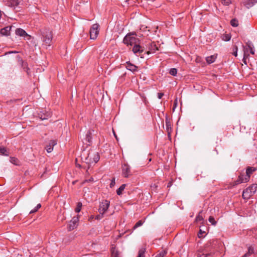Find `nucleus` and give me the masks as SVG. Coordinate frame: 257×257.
<instances>
[{
  "mask_svg": "<svg viewBox=\"0 0 257 257\" xmlns=\"http://www.w3.org/2000/svg\"><path fill=\"white\" fill-rule=\"evenodd\" d=\"M100 157L97 152L91 151L86 152L84 150L81 154V159L83 162L88 164V168L92 163H97L99 160Z\"/></svg>",
  "mask_w": 257,
  "mask_h": 257,
  "instance_id": "f257e3e1",
  "label": "nucleus"
},
{
  "mask_svg": "<svg viewBox=\"0 0 257 257\" xmlns=\"http://www.w3.org/2000/svg\"><path fill=\"white\" fill-rule=\"evenodd\" d=\"M42 46L46 49L52 44L53 35L52 31L49 29H44L40 31Z\"/></svg>",
  "mask_w": 257,
  "mask_h": 257,
  "instance_id": "f03ea898",
  "label": "nucleus"
},
{
  "mask_svg": "<svg viewBox=\"0 0 257 257\" xmlns=\"http://www.w3.org/2000/svg\"><path fill=\"white\" fill-rule=\"evenodd\" d=\"M135 33L127 34L123 38V42L126 45L132 46L138 43L139 39L136 37Z\"/></svg>",
  "mask_w": 257,
  "mask_h": 257,
  "instance_id": "7ed1b4c3",
  "label": "nucleus"
},
{
  "mask_svg": "<svg viewBox=\"0 0 257 257\" xmlns=\"http://www.w3.org/2000/svg\"><path fill=\"white\" fill-rule=\"evenodd\" d=\"M256 184H253L251 185L249 187L243 190L242 195L243 198L245 199H248L256 192Z\"/></svg>",
  "mask_w": 257,
  "mask_h": 257,
  "instance_id": "20e7f679",
  "label": "nucleus"
},
{
  "mask_svg": "<svg viewBox=\"0 0 257 257\" xmlns=\"http://www.w3.org/2000/svg\"><path fill=\"white\" fill-rule=\"evenodd\" d=\"M99 26L98 24H93L90 29V38L92 40H95L99 33Z\"/></svg>",
  "mask_w": 257,
  "mask_h": 257,
  "instance_id": "39448f33",
  "label": "nucleus"
},
{
  "mask_svg": "<svg viewBox=\"0 0 257 257\" xmlns=\"http://www.w3.org/2000/svg\"><path fill=\"white\" fill-rule=\"evenodd\" d=\"M122 176L124 178H128L132 175L131 167L127 164H123L121 166Z\"/></svg>",
  "mask_w": 257,
  "mask_h": 257,
  "instance_id": "423d86ee",
  "label": "nucleus"
},
{
  "mask_svg": "<svg viewBox=\"0 0 257 257\" xmlns=\"http://www.w3.org/2000/svg\"><path fill=\"white\" fill-rule=\"evenodd\" d=\"M110 205V202L107 200H103L99 205L98 209L100 214H104L108 209Z\"/></svg>",
  "mask_w": 257,
  "mask_h": 257,
  "instance_id": "0eeeda50",
  "label": "nucleus"
},
{
  "mask_svg": "<svg viewBox=\"0 0 257 257\" xmlns=\"http://www.w3.org/2000/svg\"><path fill=\"white\" fill-rule=\"evenodd\" d=\"M246 175L242 171L240 173L237 179L233 182V186H235L241 183H246L249 181V179L245 181Z\"/></svg>",
  "mask_w": 257,
  "mask_h": 257,
  "instance_id": "6e6552de",
  "label": "nucleus"
},
{
  "mask_svg": "<svg viewBox=\"0 0 257 257\" xmlns=\"http://www.w3.org/2000/svg\"><path fill=\"white\" fill-rule=\"evenodd\" d=\"M15 33L18 36L24 37V38L27 40H30L32 39H34V38L28 35L24 30L21 28L17 29L15 31Z\"/></svg>",
  "mask_w": 257,
  "mask_h": 257,
  "instance_id": "1a4fd4ad",
  "label": "nucleus"
},
{
  "mask_svg": "<svg viewBox=\"0 0 257 257\" xmlns=\"http://www.w3.org/2000/svg\"><path fill=\"white\" fill-rule=\"evenodd\" d=\"M78 221V216H75L72 218V220L70 221L69 223L68 224V228L69 231L73 230L77 227Z\"/></svg>",
  "mask_w": 257,
  "mask_h": 257,
  "instance_id": "9d476101",
  "label": "nucleus"
},
{
  "mask_svg": "<svg viewBox=\"0 0 257 257\" xmlns=\"http://www.w3.org/2000/svg\"><path fill=\"white\" fill-rule=\"evenodd\" d=\"M51 116V112L49 111H46V110H43L38 114L39 117L41 120L47 119Z\"/></svg>",
  "mask_w": 257,
  "mask_h": 257,
  "instance_id": "9b49d317",
  "label": "nucleus"
},
{
  "mask_svg": "<svg viewBox=\"0 0 257 257\" xmlns=\"http://www.w3.org/2000/svg\"><path fill=\"white\" fill-rule=\"evenodd\" d=\"M148 48L149 51H148L147 53L148 54L154 53L157 50H158V48L155 42H151L148 45Z\"/></svg>",
  "mask_w": 257,
  "mask_h": 257,
  "instance_id": "f8f14e48",
  "label": "nucleus"
},
{
  "mask_svg": "<svg viewBox=\"0 0 257 257\" xmlns=\"http://www.w3.org/2000/svg\"><path fill=\"white\" fill-rule=\"evenodd\" d=\"M92 131L91 130H89L86 134L84 143H85L87 146H90L91 144Z\"/></svg>",
  "mask_w": 257,
  "mask_h": 257,
  "instance_id": "ddd939ff",
  "label": "nucleus"
},
{
  "mask_svg": "<svg viewBox=\"0 0 257 257\" xmlns=\"http://www.w3.org/2000/svg\"><path fill=\"white\" fill-rule=\"evenodd\" d=\"M57 144L56 140H50L49 142L48 145L46 147L47 152L48 153H51L53 150V147Z\"/></svg>",
  "mask_w": 257,
  "mask_h": 257,
  "instance_id": "4468645a",
  "label": "nucleus"
},
{
  "mask_svg": "<svg viewBox=\"0 0 257 257\" xmlns=\"http://www.w3.org/2000/svg\"><path fill=\"white\" fill-rule=\"evenodd\" d=\"M12 29V26H7L4 28H2L0 30V33L3 36H8L10 35V31Z\"/></svg>",
  "mask_w": 257,
  "mask_h": 257,
  "instance_id": "2eb2a0df",
  "label": "nucleus"
},
{
  "mask_svg": "<svg viewBox=\"0 0 257 257\" xmlns=\"http://www.w3.org/2000/svg\"><path fill=\"white\" fill-rule=\"evenodd\" d=\"M256 170V169L252 167H248L246 168V172H245V175H246V179L245 181L247 179H250V175Z\"/></svg>",
  "mask_w": 257,
  "mask_h": 257,
  "instance_id": "dca6fc26",
  "label": "nucleus"
},
{
  "mask_svg": "<svg viewBox=\"0 0 257 257\" xmlns=\"http://www.w3.org/2000/svg\"><path fill=\"white\" fill-rule=\"evenodd\" d=\"M125 68L127 70H128L133 72H135L137 71V69H138L137 66H136L134 64L130 63V62H127L126 63Z\"/></svg>",
  "mask_w": 257,
  "mask_h": 257,
  "instance_id": "f3484780",
  "label": "nucleus"
},
{
  "mask_svg": "<svg viewBox=\"0 0 257 257\" xmlns=\"http://www.w3.org/2000/svg\"><path fill=\"white\" fill-rule=\"evenodd\" d=\"M256 3L257 0H246L243 2L244 6L247 9L252 7Z\"/></svg>",
  "mask_w": 257,
  "mask_h": 257,
  "instance_id": "a211bd4d",
  "label": "nucleus"
},
{
  "mask_svg": "<svg viewBox=\"0 0 257 257\" xmlns=\"http://www.w3.org/2000/svg\"><path fill=\"white\" fill-rule=\"evenodd\" d=\"M133 51L135 54L137 53H141L143 51L141 46L138 43L134 45V46L133 48Z\"/></svg>",
  "mask_w": 257,
  "mask_h": 257,
  "instance_id": "6ab92c4d",
  "label": "nucleus"
},
{
  "mask_svg": "<svg viewBox=\"0 0 257 257\" xmlns=\"http://www.w3.org/2000/svg\"><path fill=\"white\" fill-rule=\"evenodd\" d=\"M246 44L247 47L249 49V51L250 52V53L252 54V55H254L255 51H254V46H253V44L252 43V42H250V41H248L246 43Z\"/></svg>",
  "mask_w": 257,
  "mask_h": 257,
  "instance_id": "aec40b11",
  "label": "nucleus"
},
{
  "mask_svg": "<svg viewBox=\"0 0 257 257\" xmlns=\"http://www.w3.org/2000/svg\"><path fill=\"white\" fill-rule=\"evenodd\" d=\"M19 3V0H10L8 2V3H6V5L9 7H15L18 6Z\"/></svg>",
  "mask_w": 257,
  "mask_h": 257,
  "instance_id": "412c9836",
  "label": "nucleus"
},
{
  "mask_svg": "<svg viewBox=\"0 0 257 257\" xmlns=\"http://www.w3.org/2000/svg\"><path fill=\"white\" fill-rule=\"evenodd\" d=\"M254 253V248L252 246H249L248 248V251L241 257H248Z\"/></svg>",
  "mask_w": 257,
  "mask_h": 257,
  "instance_id": "4be33fe9",
  "label": "nucleus"
},
{
  "mask_svg": "<svg viewBox=\"0 0 257 257\" xmlns=\"http://www.w3.org/2000/svg\"><path fill=\"white\" fill-rule=\"evenodd\" d=\"M216 59V56L211 55L206 58V60L208 64H211L214 62Z\"/></svg>",
  "mask_w": 257,
  "mask_h": 257,
  "instance_id": "5701e85b",
  "label": "nucleus"
},
{
  "mask_svg": "<svg viewBox=\"0 0 257 257\" xmlns=\"http://www.w3.org/2000/svg\"><path fill=\"white\" fill-rule=\"evenodd\" d=\"M126 184H122L116 191V193L118 195H120L122 194V191L125 189Z\"/></svg>",
  "mask_w": 257,
  "mask_h": 257,
  "instance_id": "b1692460",
  "label": "nucleus"
},
{
  "mask_svg": "<svg viewBox=\"0 0 257 257\" xmlns=\"http://www.w3.org/2000/svg\"><path fill=\"white\" fill-rule=\"evenodd\" d=\"M243 56L244 57H249V55L248 53L249 49L246 45L245 46H243Z\"/></svg>",
  "mask_w": 257,
  "mask_h": 257,
  "instance_id": "393cba45",
  "label": "nucleus"
},
{
  "mask_svg": "<svg viewBox=\"0 0 257 257\" xmlns=\"http://www.w3.org/2000/svg\"><path fill=\"white\" fill-rule=\"evenodd\" d=\"M202 211H200L198 215L196 216L195 221L197 222H200L203 221V217L201 215Z\"/></svg>",
  "mask_w": 257,
  "mask_h": 257,
  "instance_id": "a878e982",
  "label": "nucleus"
},
{
  "mask_svg": "<svg viewBox=\"0 0 257 257\" xmlns=\"http://www.w3.org/2000/svg\"><path fill=\"white\" fill-rule=\"evenodd\" d=\"M222 39L225 41H229L231 39V36L229 34H224L223 35Z\"/></svg>",
  "mask_w": 257,
  "mask_h": 257,
  "instance_id": "bb28decb",
  "label": "nucleus"
},
{
  "mask_svg": "<svg viewBox=\"0 0 257 257\" xmlns=\"http://www.w3.org/2000/svg\"><path fill=\"white\" fill-rule=\"evenodd\" d=\"M230 24L232 27H236L238 25V21L236 19H232L230 21Z\"/></svg>",
  "mask_w": 257,
  "mask_h": 257,
  "instance_id": "cd10ccee",
  "label": "nucleus"
},
{
  "mask_svg": "<svg viewBox=\"0 0 257 257\" xmlns=\"http://www.w3.org/2000/svg\"><path fill=\"white\" fill-rule=\"evenodd\" d=\"M10 162L11 163H12V164H14L16 165H18V160L15 158V157H11L10 158Z\"/></svg>",
  "mask_w": 257,
  "mask_h": 257,
  "instance_id": "c85d7f7f",
  "label": "nucleus"
},
{
  "mask_svg": "<svg viewBox=\"0 0 257 257\" xmlns=\"http://www.w3.org/2000/svg\"><path fill=\"white\" fill-rule=\"evenodd\" d=\"M82 206V204L81 202H78L77 204V207L75 208V212H79L81 210V207Z\"/></svg>",
  "mask_w": 257,
  "mask_h": 257,
  "instance_id": "c756f323",
  "label": "nucleus"
},
{
  "mask_svg": "<svg viewBox=\"0 0 257 257\" xmlns=\"http://www.w3.org/2000/svg\"><path fill=\"white\" fill-rule=\"evenodd\" d=\"M41 207V204H38L35 207V208L31 211H30V213H33L38 211V210Z\"/></svg>",
  "mask_w": 257,
  "mask_h": 257,
  "instance_id": "7c9ffc66",
  "label": "nucleus"
},
{
  "mask_svg": "<svg viewBox=\"0 0 257 257\" xmlns=\"http://www.w3.org/2000/svg\"><path fill=\"white\" fill-rule=\"evenodd\" d=\"M237 51H238V48L236 46H234L232 49V54L235 56H237Z\"/></svg>",
  "mask_w": 257,
  "mask_h": 257,
  "instance_id": "2f4dec72",
  "label": "nucleus"
},
{
  "mask_svg": "<svg viewBox=\"0 0 257 257\" xmlns=\"http://www.w3.org/2000/svg\"><path fill=\"white\" fill-rule=\"evenodd\" d=\"M177 73V70L176 68H171L170 70L169 73L172 76H176Z\"/></svg>",
  "mask_w": 257,
  "mask_h": 257,
  "instance_id": "473e14b6",
  "label": "nucleus"
},
{
  "mask_svg": "<svg viewBox=\"0 0 257 257\" xmlns=\"http://www.w3.org/2000/svg\"><path fill=\"white\" fill-rule=\"evenodd\" d=\"M209 222L211 223L213 225H215L216 224V221L215 220L214 218L212 216H210L208 219Z\"/></svg>",
  "mask_w": 257,
  "mask_h": 257,
  "instance_id": "72a5a7b5",
  "label": "nucleus"
},
{
  "mask_svg": "<svg viewBox=\"0 0 257 257\" xmlns=\"http://www.w3.org/2000/svg\"><path fill=\"white\" fill-rule=\"evenodd\" d=\"M206 235L205 231H202V229H200L199 232L198 234V236L199 238H201L204 236Z\"/></svg>",
  "mask_w": 257,
  "mask_h": 257,
  "instance_id": "f704fd0d",
  "label": "nucleus"
},
{
  "mask_svg": "<svg viewBox=\"0 0 257 257\" xmlns=\"http://www.w3.org/2000/svg\"><path fill=\"white\" fill-rule=\"evenodd\" d=\"M166 254H167V251L162 250L158 254H157L155 257H164Z\"/></svg>",
  "mask_w": 257,
  "mask_h": 257,
  "instance_id": "c9c22d12",
  "label": "nucleus"
},
{
  "mask_svg": "<svg viewBox=\"0 0 257 257\" xmlns=\"http://www.w3.org/2000/svg\"><path fill=\"white\" fill-rule=\"evenodd\" d=\"M143 222L142 220H139V221H138L136 223V224L134 226V227H133L134 229H135L137 228H138V227L141 226V225H143Z\"/></svg>",
  "mask_w": 257,
  "mask_h": 257,
  "instance_id": "e433bc0d",
  "label": "nucleus"
},
{
  "mask_svg": "<svg viewBox=\"0 0 257 257\" xmlns=\"http://www.w3.org/2000/svg\"><path fill=\"white\" fill-rule=\"evenodd\" d=\"M7 152L6 149L4 147H0V154L4 155H8L6 153Z\"/></svg>",
  "mask_w": 257,
  "mask_h": 257,
  "instance_id": "4c0bfd02",
  "label": "nucleus"
},
{
  "mask_svg": "<svg viewBox=\"0 0 257 257\" xmlns=\"http://www.w3.org/2000/svg\"><path fill=\"white\" fill-rule=\"evenodd\" d=\"M232 0H222V4L228 6L231 3Z\"/></svg>",
  "mask_w": 257,
  "mask_h": 257,
  "instance_id": "58836bf2",
  "label": "nucleus"
},
{
  "mask_svg": "<svg viewBox=\"0 0 257 257\" xmlns=\"http://www.w3.org/2000/svg\"><path fill=\"white\" fill-rule=\"evenodd\" d=\"M145 250L141 249L139 250L138 255L137 257H144V256Z\"/></svg>",
  "mask_w": 257,
  "mask_h": 257,
  "instance_id": "ea45409f",
  "label": "nucleus"
},
{
  "mask_svg": "<svg viewBox=\"0 0 257 257\" xmlns=\"http://www.w3.org/2000/svg\"><path fill=\"white\" fill-rule=\"evenodd\" d=\"M112 257H118V253L114 249L111 250Z\"/></svg>",
  "mask_w": 257,
  "mask_h": 257,
  "instance_id": "a19ab883",
  "label": "nucleus"
},
{
  "mask_svg": "<svg viewBox=\"0 0 257 257\" xmlns=\"http://www.w3.org/2000/svg\"><path fill=\"white\" fill-rule=\"evenodd\" d=\"M115 184V178H113L110 184V187L112 188Z\"/></svg>",
  "mask_w": 257,
  "mask_h": 257,
  "instance_id": "79ce46f5",
  "label": "nucleus"
},
{
  "mask_svg": "<svg viewBox=\"0 0 257 257\" xmlns=\"http://www.w3.org/2000/svg\"><path fill=\"white\" fill-rule=\"evenodd\" d=\"M103 214H100V213H99V214H98V215H96V216H95V219H97V220H100V219H101L103 217Z\"/></svg>",
  "mask_w": 257,
  "mask_h": 257,
  "instance_id": "37998d69",
  "label": "nucleus"
},
{
  "mask_svg": "<svg viewBox=\"0 0 257 257\" xmlns=\"http://www.w3.org/2000/svg\"><path fill=\"white\" fill-rule=\"evenodd\" d=\"M211 255V253H203L201 255L200 257H208L209 256Z\"/></svg>",
  "mask_w": 257,
  "mask_h": 257,
  "instance_id": "c03bdc74",
  "label": "nucleus"
},
{
  "mask_svg": "<svg viewBox=\"0 0 257 257\" xmlns=\"http://www.w3.org/2000/svg\"><path fill=\"white\" fill-rule=\"evenodd\" d=\"M163 95H164L163 93H158V97L159 99L162 98V97H163Z\"/></svg>",
  "mask_w": 257,
  "mask_h": 257,
  "instance_id": "a18cd8bd",
  "label": "nucleus"
},
{
  "mask_svg": "<svg viewBox=\"0 0 257 257\" xmlns=\"http://www.w3.org/2000/svg\"><path fill=\"white\" fill-rule=\"evenodd\" d=\"M249 57H244V56H243V59H242V61L243 62V63L245 64H246V59L248 58Z\"/></svg>",
  "mask_w": 257,
  "mask_h": 257,
  "instance_id": "49530a36",
  "label": "nucleus"
},
{
  "mask_svg": "<svg viewBox=\"0 0 257 257\" xmlns=\"http://www.w3.org/2000/svg\"><path fill=\"white\" fill-rule=\"evenodd\" d=\"M166 124L167 129L168 130L170 127V124L169 122L166 121Z\"/></svg>",
  "mask_w": 257,
  "mask_h": 257,
  "instance_id": "de8ad7c7",
  "label": "nucleus"
},
{
  "mask_svg": "<svg viewBox=\"0 0 257 257\" xmlns=\"http://www.w3.org/2000/svg\"><path fill=\"white\" fill-rule=\"evenodd\" d=\"M177 104V100H176L174 103V109L176 107Z\"/></svg>",
  "mask_w": 257,
  "mask_h": 257,
  "instance_id": "09e8293b",
  "label": "nucleus"
},
{
  "mask_svg": "<svg viewBox=\"0 0 257 257\" xmlns=\"http://www.w3.org/2000/svg\"><path fill=\"white\" fill-rule=\"evenodd\" d=\"M3 1L6 4V3H8V2L10 1V0H3Z\"/></svg>",
  "mask_w": 257,
  "mask_h": 257,
  "instance_id": "8fccbe9b",
  "label": "nucleus"
},
{
  "mask_svg": "<svg viewBox=\"0 0 257 257\" xmlns=\"http://www.w3.org/2000/svg\"><path fill=\"white\" fill-rule=\"evenodd\" d=\"M92 180H93V178H91L89 180V181H92Z\"/></svg>",
  "mask_w": 257,
  "mask_h": 257,
  "instance_id": "3c124183",
  "label": "nucleus"
},
{
  "mask_svg": "<svg viewBox=\"0 0 257 257\" xmlns=\"http://www.w3.org/2000/svg\"><path fill=\"white\" fill-rule=\"evenodd\" d=\"M93 218V216H91V217H90L91 219Z\"/></svg>",
  "mask_w": 257,
  "mask_h": 257,
  "instance_id": "603ef678",
  "label": "nucleus"
}]
</instances>
